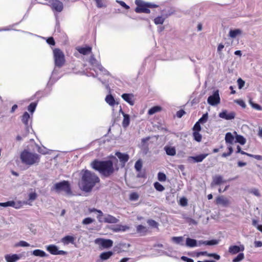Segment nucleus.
<instances>
[{
	"label": "nucleus",
	"mask_w": 262,
	"mask_h": 262,
	"mask_svg": "<svg viewBox=\"0 0 262 262\" xmlns=\"http://www.w3.org/2000/svg\"><path fill=\"white\" fill-rule=\"evenodd\" d=\"M115 155L122 164L123 166L125 165V164L128 161L129 158V156L127 154H123L119 151L116 152Z\"/></svg>",
	"instance_id": "obj_13"
},
{
	"label": "nucleus",
	"mask_w": 262,
	"mask_h": 262,
	"mask_svg": "<svg viewBox=\"0 0 262 262\" xmlns=\"http://www.w3.org/2000/svg\"><path fill=\"white\" fill-rule=\"evenodd\" d=\"M36 105L37 104L35 102L31 103L28 107V111L31 113H33L35 111Z\"/></svg>",
	"instance_id": "obj_47"
},
{
	"label": "nucleus",
	"mask_w": 262,
	"mask_h": 262,
	"mask_svg": "<svg viewBox=\"0 0 262 262\" xmlns=\"http://www.w3.org/2000/svg\"><path fill=\"white\" fill-rule=\"evenodd\" d=\"M91 165L94 170L98 171L102 176L105 178L112 176L115 171L113 162L111 160H95L91 163Z\"/></svg>",
	"instance_id": "obj_2"
},
{
	"label": "nucleus",
	"mask_w": 262,
	"mask_h": 262,
	"mask_svg": "<svg viewBox=\"0 0 262 262\" xmlns=\"http://www.w3.org/2000/svg\"><path fill=\"white\" fill-rule=\"evenodd\" d=\"M207 102L211 105H215L220 103V97L217 90L214 92L212 95L208 98Z\"/></svg>",
	"instance_id": "obj_8"
},
{
	"label": "nucleus",
	"mask_w": 262,
	"mask_h": 262,
	"mask_svg": "<svg viewBox=\"0 0 262 262\" xmlns=\"http://www.w3.org/2000/svg\"><path fill=\"white\" fill-rule=\"evenodd\" d=\"M158 179L161 182H164L166 180V176L165 173L160 172L158 174Z\"/></svg>",
	"instance_id": "obj_48"
},
{
	"label": "nucleus",
	"mask_w": 262,
	"mask_h": 262,
	"mask_svg": "<svg viewBox=\"0 0 262 262\" xmlns=\"http://www.w3.org/2000/svg\"><path fill=\"white\" fill-rule=\"evenodd\" d=\"M236 153H241L242 155H247L248 156V155L249 153H247L243 150H242L241 149V147L238 145L237 146V151H236Z\"/></svg>",
	"instance_id": "obj_62"
},
{
	"label": "nucleus",
	"mask_w": 262,
	"mask_h": 262,
	"mask_svg": "<svg viewBox=\"0 0 262 262\" xmlns=\"http://www.w3.org/2000/svg\"><path fill=\"white\" fill-rule=\"evenodd\" d=\"M228 149L229 150V151L228 152H224L222 154V157H228L229 156H230L232 152H233V149H232V147L231 146H229L228 147Z\"/></svg>",
	"instance_id": "obj_51"
},
{
	"label": "nucleus",
	"mask_w": 262,
	"mask_h": 262,
	"mask_svg": "<svg viewBox=\"0 0 262 262\" xmlns=\"http://www.w3.org/2000/svg\"><path fill=\"white\" fill-rule=\"evenodd\" d=\"M234 102L240 105L243 108H245L246 107L245 102L242 99H236L234 100Z\"/></svg>",
	"instance_id": "obj_49"
},
{
	"label": "nucleus",
	"mask_w": 262,
	"mask_h": 262,
	"mask_svg": "<svg viewBox=\"0 0 262 262\" xmlns=\"http://www.w3.org/2000/svg\"><path fill=\"white\" fill-rule=\"evenodd\" d=\"M15 202L13 201H8L5 203H0V206L6 207L8 206L13 207L15 205Z\"/></svg>",
	"instance_id": "obj_42"
},
{
	"label": "nucleus",
	"mask_w": 262,
	"mask_h": 262,
	"mask_svg": "<svg viewBox=\"0 0 262 262\" xmlns=\"http://www.w3.org/2000/svg\"><path fill=\"white\" fill-rule=\"evenodd\" d=\"M225 139L226 143L231 144L233 143L234 137L231 133H227Z\"/></svg>",
	"instance_id": "obj_31"
},
{
	"label": "nucleus",
	"mask_w": 262,
	"mask_h": 262,
	"mask_svg": "<svg viewBox=\"0 0 262 262\" xmlns=\"http://www.w3.org/2000/svg\"><path fill=\"white\" fill-rule=\"evenodd\" d=\"M181 259L186 262H194V260L190 258H188L186 256H183L181 257Z\"/></svg>",
	"instance_id": "obj_63"
},
{
	"label": "nucleus",
	"mask_w": 262,
	"mask_h": 262,
	"mask_svg": "<svg viewBox=\"0 0 262 262\" xmlns=\"http://www.w3.org/2000/svg\"><path fill=\"white\" fill-rule=\"evenodd\" d=\"M245 256L243 253H239L236 257L234 258L232 260L233 262H239L244 259Z\"/></svg>",
	"instance_id": "obj_41"
},
{
	"label": "nucleus",
	"mask_w": 262,
	"mask_h": 262,
	"mask_svg": "<svg viewBox=\"0 0 262 262\" xmlns=\"http://www.w3.org/2000/svg\"><path fill=\"white\" fill-rule=\"evenodd\" d=\"M33 254L36 256L45 257L47 254L45 251L40 249H36L33 251Z\"/></svg>",
	"instance_id": "obj_33"
},
{
	"label": "nucleus",
	"mask_w": 262,
	"mask_h": 262,
	"mask_svg": "<svg viewBox=\"0 0 262 262\" xmlns=\"http://www.w3.org/2000/svg\"><path fill=\"white\" fill-rule=\"evenodd\" d=\"M122 114L123 115V120L122 121V126L124 127H127L130 122V117L129 115L125 114L124 112H122Z\"/></svg>",
	"instance_id": "obj_26"
},
{
	"label": "nucleus",
	"mask_w": 262,
	"mask_h": 262,
	"mask_svg": "<svg viewBox=\"0 0 262 262\" xmlns=\"http://www.w3.org/2000/svg\"><path fill=\"white\" fill-rule=\"evenodd\" d=\"M154 187L158 191H163L164 190V187L160 183L156 182L154 184Z\"/></svg>",
	"instance_id": "obj_37"
},
{
	"label": "nucleus",
	"mask_w": 262,
	"mask_h": 262,
	"mask_svg": "<svg viewBox=\"0 0 262 262\" xmlns=\"http://www.w3.org/2000/svg\"><path fill=\"white\" fill-rule=\"evenodd\" d=\"M116 2L119 4L122 7L124 8L125 9L128 10L129 9V7L127 5L125 2L121 1H116Z\"/></svg>",
	"instance_id": "obj_57"
},
{
	"label": "nucleus",
	"mask_w": 262,
	"mask_h": 262,
	"mask_svg": "<svg viewBox=\"0 0 262 262\" xmlns=\"http://www.w3.org/2000/svg\"><path fill=\"white\" fill-rule=\"evenodd\" d=\"M122 98L129 103L130 105H133L134 104V101L133 98L134 97V95L132 94H123L121 96Z\"/></svg>",
	"instance_id": "obj_20"
},
{
	"label": "nucleus",
	"mask_w": 262,
	"mask_h": 262,
	"mask_svg": "<svg viewBox=\"0 0 262 262\" xmlns=\"http://www.w3.org/2000/svg\"><path fill=\"white\" fill-rule=\"evenodd\" d=\"M172 240L173 242L176 243L177 244H181L182 245H183V238L182 236H174L172 238Z\"/></svg>",
	"instance_id": "obj_39"
},
{
	"label": "nucleus",
	"mask_w": 262,
	"mask_h": 262,
	"mask_svg": "<svg viewBox=\"0 0 262 262\" xmlns=\"http://www.w3.org/2000/svg\"><path fill=\"white\" fill-rule=\"evenodd\" d=\"M96 3L97 7L98 8H102L104 6L102 0H93Z\"/></svg>",
	"instance_id": "obj_60"
},
{
	"label": "nucleus",
	"mask_w": 262,
	"mask_h": 262,
	"mask_svg": "<svg viewBox=\"0 0 262 262\" xmlns=\"http://www.w3.org/2000/svg\"><path fill=\"white\" fill-rule=\"evenodd\" d=\"M237 82L238 88L239 89H242L245 85V81L242 78H239L237 79Z\"/></svg>",
	"instance_id": "obj_56"
},
{
	"label": "nucleus",
	"mask_w": 262,
	"mask_h": 262,
	"mask_svg": "<svg viewBox=\"0 0 262 262\" xmlns=\"http://www.w3.org/2000/svg\"><path fill=\"white\" fill-rule=\"evenodd\" d=\"M17 245L21 247H29L30 246L27 242L24 241H20Z\"/></svg>",
	"instance_id": "obj_61"
},
{
	"label": "nucleus",
	"mask_w": 262,
	"mask_h": 262,
	"mask_svg": "<svg viewBox=\"0 0 262 262\" xmlns=\"http://www.w3.org/2000/svg\"><path fill=\"white\" fill-rule=\"evenodd\" d=\"M148 225L151 227L158 228L159 224L156 221L152 219H149L147 221Z\"/></svg>",
	"instance_id": "obj_36"
},
{
	"label": "nucleus",
	"mask_w": 262,
	"mask_h": 262,
	"mask_svg": "<svg viewBox=\"0 0 262 262\" xmlns=\"http://www.w3.org/2000/svg\"><path fill=\"white\" fill-rule=\"evenodd\" d=\"M129 229V227L127 226L119 225L118 227L115 229L114 230L116 232H118V231H125Z\"/></svg>",
	"instance_id": "obj_45"
},
{
	"label": "nucleus",
	"mask_w": 262,
	"mask_h": 262,
	"mask_svg": "<svg viewBox=\"0 0 262 262\" xmlns=\"http://www.w3.org/2000/svg\"><path fill=\"white\" fill-rule=\"evenodd\" d=\"M30 119V115L28 112H26L21 116V121L25 125L27 128L29 126V121Z\"/></svg>",
	"instance_id": "obj_23"
},
{
	"label": "nucleus",
	"mask_w": 262,
	"mask_h": 262,
	"mask_svg": "<svg viewBox=\"0 0 262 262\" xmlns=\"http://www.w3.org/2000/svg\"><path fill=\"white\" fill-rule=\"evenodd\" d=\"M81 180L79 185L82 190L90 192L97 183H99V178L94 173L87 169L80 172Z\"/></svg>",
	"instance_id": "obj_1"
},
{
	"label": "nucleus",
	"mask_w": 262,
	"mask_h": 262,
	"mask_svg": "<svg viewBox=\"0 0 262 262\" xmlns=\"http://www.w3.org/2000/svg\"><path fill=\"white\" fill-rule=\"evenodd\" d=\"M245 249L244 245L240 246L233 245L229 248V252L232 254H235L239 252H243Z\"/></svg>",
	"instance_id": "obj_12"
},
{
	"label": "nucleus",
	"mask_w": 262,
	"mask_h": 262,
	"mask_svg": "<svg viewBox=\"0 0 262 262\" xmlns=\"http://www.w3.org/2000/svg\"><path fill=\"white\" fill-rule=\"evenodd\" d=\"M61 241L64 245H68L70 243L73 244L75 241V238L72 236L67 235L63 237Z\"/></svg>",
	"instance_id": "obj_24"
},
{
	"label": "nucleus",
	"mask_w": 262,
	"mask_h": 262,
	"mask_svg": "<svg viewBox=\"0 0 262 262\" xmlns=\"http://www.w3.org/2000/svg\"><path fill=\"white\" fill-rule=\"evenodd\" d=\"M219 117L227 120H231L235 118V113L234 112L228 113L226 110H225L219 114Z\"/></svg>",
	"instance_id": "obj_11"
},
{
	"label": "nucleus",
	"mask_w": 262,
	"mask_h": 262,
	"mask_svg": "<svg viewBox=\"0 0 262 262\" xmlns=\"http://www.w3.org/2000/svg\"><path fill=\"white\" fill-rule=\"evenodd\" d=\"M113 254L114 253L111 251L104 252L100 254V258L102 260H105L109 259Z\"/></svg>",
	"instance_id": "obj_25"
},
{
	"label": "nucleus",
	"mask_w": 262,
	"mask_h": 262,
	"mask_svg": "<svg viewBox=\"0 0 262 262\" xmlns=\"http://www.w3.org/2000/svg\"><path fill=\"white\" fill-rule=\"evenodd\" d=\"M164 150L166 154L168 156H173L176 154V150L174 147L166 146L164 147Z\"/></svg>",
	"instance_id": "obj_22"
},
{
	"label": "nucleus",
	"mask_w": 262,
	"mask_h": 262,
	"mask_svg": "<svg viewBox=\"0 0 262 262\" xmlns=\"http://www.w3.org/2000/svg\"><path fill=\"white\" fill-rule=\"evenodd\" d=\"M90 212H97L98 213V214L97 215V219L98 220V221L99 222H101V217L103 215V212L100 210H98L97 209H95V208H93V209H90Z\"/></svg>",
	"instance_id": "obj_35"
},
{
	"label": "nucleus",
	"mask_w": 262,
	"mask_h": 262,
	"mask_svg": "<svg viewBox=\"0 0 262 262\" xmlns=\"http://www.w3.org/2000/svg\"><path fill=\"white\" fill-rule=\"evenodd\" d=\"M53 55L55 65L58 68L62 67L66 61L63 52L58 48H55L53 50Z\"/></svg>",
	"instance_id": "obj_5"
},
{
	"label": "nucleus",
	"mask_w": 262,
	"mask_h": 262,
	"mask_svg": "<svg viewBox=\"0 0 262 262\" xmlns=\"http://www.w3.org/2000/svg\"><path fill=\"white\" fill-rule=\"evenodd\" d=\"M37 194L35 192H32L29 194V200L33 201L36 199Z\"/></svg>",
	"instance_id": "obj_52"
},
{
	"label": "nucleus",
	"mask_w": 262,
	"mask_h": 262,
	"mask_svg": "<svg viewBox=\"0 0 262 262\" xmlns=\"http://www.w3.org/2000/svg\"><path fill=\"white\" fill-rule=\"evenodd\" d=\"M50 7L51 8L53 11L60 12L62 11L63 8V4L59 0H50Z\"/></svg>",
	"instance_id": "obj_7"
},
{
	"label": "nucleus",
	"mask_w": 262,
	"mask_h": 262,
	"mask_svg": "<svg viewBox=\"0 0 262 262\" xmlns=\"http://www.w3.org/2000/svg\"><path fill=\"white\" fill-rule=\"evenodd\" d=\"M185 114V112L183 110H181L177 112V116L178 118H181Z\"/></svg>",
	"instance_id": "obj_64"
},
{
	"label": "nucleus",
	"mask_w": 262,
	"mask_h": 262,
	"mask_svg": "<svg viewBox=\"0 0 262 262\" xmlns=\"http://www.w3.org/2000/svg\"><path fill=\"white\" fill-rule=\"evenodd\" d=\"M47 250L53 255H57L58 248L57 247L54 245H50L48 246Z\"/></svg>",
	"instance_id": "obj_30"
},
{
	"label": "nucleus",
	"mask_w": 262,
	"mask_h": 262,
	"mask_svg": "<svg viewBox=\"0 0 262 262\" xmlns=\"http://www.w3.org/2000/svg\"><path fill=\"white\" fill-rule=\"evenodd\" d=\"M208 156V154H201L196 156L189 157L188 160H191L194 163L201 162L203 160Z\"/></svg>",
	"instance_id": "obj_16"
},
{
	"label": "nucleus",
	"mask_w": 262,
	"mask_h": 262,
	"mask_svg": "<svg viewBox=\"0 0 262 262\" xmlns=\"http://www.w3.org/2000/svg\"><path fill=\"white\" fill-rule=\"evenodd\" d=\"M95 242L103 248H111L113 245V241L110 239L97 238Z\"/></svg>",
	"instance_id": "obj_9"
},
{
	"label": "nucleus",
	"mask_w": 262,
	"mask_h": 262,
	"mask_svg": "<svg viewBox=\"0 0 262 262\" xmlns=\"http://www.w3.org/2000/svg\"><path fill=\"white\" fill-rule=\"evenodd\" d=\"M226 182V181L223 179L222 176L220 175H216L213 178L211 185V186L220 185L221 184H223Z\"/></svg>",
	"instance_id": "obj_15"
},
{
	"label": "nucleus",
	"mask_w": 262,
	"mask_h": 262,
	"mask_svg": "<svg viewBox=\"0 0 262 262\" xmlns=\"http://www.w3.org/2000/svg\"><path fill=\"white\" fill-rule=\"evenodd\" d=\"M216 204H221L223 206L227 207L230 204V201L227 198L221 195L216 198Z\"/></svg>",
	"instance_id": "obj_14"
},
{
	"label": "nucleus",
	"mask_w": 262,
	"mask_h": 262,
	"mask_svg": "<svg viewBox=\"0 0 262 262\" xmlns=\"http://www.w3.org/2000/svg\"><path fill=\"white\" fill-rule=\"evenodd\" d=\"M105 101L111 106H114L115 100L112 95H107L105 97Z\"/></svg>",
	"instance_id": "obj_32"
},
{
	"label": "nucleus",
	"mask_w": 262,
	"mask_h": 262,
	"mask_svg": "<svg viewBox=\"0 0 262 262\" xmlns=\"http://www.w3.org/2000/svg\"><path fill=\"white\" fill-rule=\"evenodd\" d=\"M89 62L92 66L95 67L96 68H97V69L101 71H102L104 69L103 66L101 64V63L99 62H98L97 60V59L95 58L94 55L91 56Z\"/></svg>",
	"instance_id": "obj_10"
},
{
	"label": "nucleus",
	"mask_w": 262,
	"mask_h": 262,
	"mask_svg": "<svg viewBox=\"0 0 262 262\" xmlns=\"http://www.w3.org/2000/svg\"><path fill=\"white\" fill-rule=\"evenodd\" d=\"M139 194L135 192H132L129 195V199L132 201H136L139 199Z\"/></svg>",
	"instance_id": "obj_50"
},
{
	"label": "nucleus",
	"mask_w": 262,
	"mask_h": 262,
	"mask_svg": "<svg viewBox=\"0 0 262 262\" xmlns=\"http://www.w3.org/2000/svg\"><path fill=\"white\" fill-rule=\"evenodd\" d=\"M208 118V113H206L203 115L202 117L199 120L198 122H199V123H205L207 122Z\"/></svg>",
	"instance_id": "obj_44"
},
{
	"label": "nucleus",
	"mask_w": 262,
	"mask_h": 262,
	"mask_svg": "<svg viewBox=\"0 0 262 262\" xmlns=\"http://www.w3.org/2000/svg\"><path fill=\"white\" fill-rule=\"evenodd\" d=\"M94 221V220L93 219H92V218H91V217H86V218H85L82 221V223L84 225H88V224H90L92 223Z\"/></svg>",
	"instance_id": "obj_54"
},
{
	"label": "nucleus",
	"mask_w": 262,
	"mask_h": 262,
	"mask_svg": "<svg viewBox=\"0 0 262 262\" xmlns=\"http://www.w3.org/2000/svg\"><path fill=\"white\" fill-rule=\"evenodd\" d=\"M92 47L90 46H86L85 47H78L76 48V50L81 54L86 55L90 54L92 53Z\"/></svg>",
	"instance_id": "obj_17"
},
{
	"label": "nucleus",
	"mask_w": 262,
	"mask_h": 262,
	"mask_svg": "<svg viewBox=\"0 0 262 262\" xmlns=\"http://www.w3.org/2000/svg\"><path fill=\"white\" fill-rule=\"evenodd\" d=\"M236 141L242 145H244L246 143V139L241 135H237L236 136Z\"/></svg>",
	"instance_id": "obj_43"
},
{
	"label": "nucleus",
	"mask_w": 262,
	"mask_h": 262,
	"mask_svg": "<svg viewBox=\"0 0 262 262\" xmlns=\"http://www.w3.org/2000/svg\"><path fill=\"white\" fill-rule=\"evenodd\" d=\"M142 167V162L141 159L137 160L135 164V168L137 171L140 172Z\"/></svg>",
	"instance_id": "obj_34"
},
{
	"label": "nucleus",
	"mask_w": 262,
	"mask_h": 262,
	"mask_svg": "<svg viewBox=\"0 0 262 262\" xmlns=\"http://www.w3.org/2000/svg\"><path fill=\"white\" fill-rule=\"evenodd\" d=\"M203 244L205 245H214L218 244V241L216 239H212L210 241H206L203 242Z\"/></svg>",
	"instance_id": "obj_46"
},
{
	"label": "nucleus",
	"mask_w": 262,
	"mask_h": 262,
	"mask_svg": "<svg viewBox=\"0 0 262 262\" xmlns=\"http://www.w3.org/2000/svg\"><path fill=\"white\" fill-rule=\"evenodd\" d=\"M54 189L56 191H64L66 193L69 194L71 192L70 185L68 181H62L57 183L54 185Z\"/></svg>",
	"instance_id": "obj_6"
},
{
	"label": "nucleus",
	"mask_w": 262,
	"mask_h": 262,
	"mask_svg": "<svg viewBox=\"0 0 262 262\" xmlns=\"http://www.w3.org/2000/svg\"><path fill=\"white\" fill-rule=\"evenodd\" d=\"M248 156L249 157L253 158L257 160H262V156L260 155H255L248 154Z\"/></svg>",
	"instance_id": "obj_58"
},
{
	"label": "nucleus",
	"mask_w": 262,
	"mask_h": 262,
	"mask_svg": "<svg viewBox=\"0 0 262 262\" xmlns=\"http://www.w3.org/2000/svg\"><path fill=\"white\" fill-rule=\"evenodd\" d=\"M162 108L160 106H155L151 107L148 111L149 115H152L156 113L160 112L162 111Z\"/></svg>",
	"instance_id": "obj_27"
},
{
	"label": "nucleus",
	"mask_w": 262,
	"mask_h": 262,
	"mask_svg": "<svg viewBox=\"0 0 262 262\" xmlns=\"http://www.w3.org/2000/svg\"><path fill=\"white\" fill-rule=\"evenodd\" d=\"M135 4L137 5L135 12L138 13H145L148 14L150 12L149 8H155L158 7V6L156 4L145 3L142 0H136Z\"/></svg>",
	"instance_id": "obj_4"
},
{
	"label": "nucleus",
	"mask_w": 262,
	"mask_h": 262,
	"mask_svg": "<svg viewBox=\"0 0 262 262\" xmlns=\"http://www.w3.org/2000/svg\"><path fill=\"white\" fill-rule=\"evenodd\" d=\"M165 20V18L162 16H158L156 17L154 21L156 25H161L163 24Z\"/></svg>",
	"instance_id": "obj_40"
},
{
	"label": "nucleus",
	"mask_w": 262,
	"mask_h": 262,
	"mask_svg": "<svg viewBox=\"0 0 262 262\" xmlns=\"http://www.w3.org/2000/svg\"><path fill=\"white\" fill-rule=\"evenodd\" d=\"M20 158L23 163L31 166L38 164L40 162V156L36 153L24 150L21 152Z\"/></svg>",
	"instance_id": "obj_3"
},
{
	"label": "nucleus",
	"mask_w": 262,
	"mask_h": 262,
	"mask_svg": "<svg viewBox=\"0 0 262 262\" xmlns=\"http://www.w3.org/2000/svg\"><path fill=\"white\" fill-rule=\"evenodd\" d=\"M101 222H104L107 223H117L118 222L119 220L117 219L115 216L110 215V214H107L102 220H101Z\"/></svg>",
	"instance_id": "obj_18"
},
{
	"label": "nucleus",
	"mask_w": 262,
	"mask_h": 262,
	"mask_svg": "<svg viewBox=\"0 0 262 262\" xmlns=\"http://www.w3.org/2000/svg\"><path fill=\"white\" fill-rule=\"evenodd\" d=\"M7 262H16L20 258V256L17 254H7L5 256Z\"/></svg>",
	"instance_id": "obj_19"
},
{
	"label": "nucleus",
	"mask_w": 262,
	"mask_h": 262,
	"mask_svg": "<svg viewBox=\"0 0 262 262\" xmlns=\"http://www.w3.org/2000/svg\"><path fill=\"white\" fill-rule=\"evenodd\" d=\"M242 31L241 29H234V30H231L229 31V35L230 37L233 38L236 37L237 35H241L242 34Z\"/></svg>",
	"instance_id": "obj_28"
},
{
	"label": "nucleus",
	"mask_w": 262,
	"mask_h": 262,
	"mask_svg": "<svg viewBox=\"0 0 262 262\" xmlns=\"http://www.w3.org/2000/svg\"><path fill=\"white\" fill-rule=\"evenodd\" d=\"M193 137L194 138V139L198 142H200L202 140V135L199 133V132H193Z\"/></svg>",
	"instance_id": "obj_38"
},
{
	"label": "nucleus",
	"mask_w": 262,
	"mask_h": 262,
	"mask_svg": "<svg viewBox=\"0 0 262 262\" xmlns=\"http://www.w3.org/2000/svg\"><path fill=\"white\" fill-rule=\"evenodd\" d=\"M186 245L189 247H194L197 246L196 241L194 239L187 238L186 241Z\"/></svg>",
	"instance_id": "obj_29"
},
{
	"label": "nucleus",
	"mask_w": 262,
	"mask_h": 262,
	"mask_svg": "<svg viewBox=\"0 0 262 262\" xmlns=\"http://www.w3.org/2000/svg\"><path fill=\"white\" fill-rule=\"evenodd\" d=\"M193 132H199L201 130V127L200 125V123L199 122H196L193 127Z\"/></svg>",
	"instance_id": "obj_55"
},
{
	"label": "nucleus",
	"mask_w": 262,
	"mask_h": 262,
	"mask_svg": "<svg viewBox=\"0 0 262 262\" xmlns=\"http://www.w3.org/2000/svg\"><path fill=\"white\" fill-rule=\"evenodd\" d=\"M136 230L137 233H139L141 236L145 235L148 232L147 228L142 225H138L136 227Z\"/></svg>",
	"instance_id": "obj_21"
},
{
	"label": "nucleus",
	"mask_w": 262,
	"mask_h": 262,
	"mask_svg": "<svg viewBox=\"0 0 262 262\" xmlns=\"http://www.w3.org/2000/svg\"><path fill=\"white\" fill-rule=\"evenodd\" d=\"M47 42L48 44L52 46H54L55 45V40L52 37H49L47 39Z\"/></svg>",
	"instance_id": "obj_59"
},
{
	"label": "nucleus",
	"mask_w": 262,
	"mask_h": 262,
	"mask_svg": "<svg viewBox=\"0 0 262 262\" xmlns=\"http://www.w3.org/2000/svg\"><path fill=\"white\" fill-rule=\"evenodd\" d=\"M187 204H188V201H187V199L186 198L183 197L180 199V205L181 206L184 207V206H187Z\"/></svg>",
	"instance_id": "obj_53"
}]
</instances>
